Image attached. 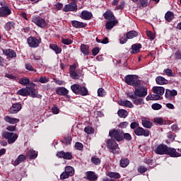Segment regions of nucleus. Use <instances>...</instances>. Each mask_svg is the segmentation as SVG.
<instances>
[{"label": "nucleus", "mask_w": 181, "mask_h": 181, "mask_svg": "<svg viewBox=\"0 0 181 181\" xmlns=\"http://www.w3.org/2000/svg\"><path fill=\"white\" fill-rule=\"evenodd\" d=\"M127 95L135 105H142V104H145L142 97L148 95V88L142 86H135L134 93L129 92L127 93Z\"/></svg>", "instance_id": "1"}, {"label": "nucleus", "mask_w": 181, "mask_h": 181, "mask_svg": "<svg viewBox=\"0 0 181 181\" xmlns=\"http://www.w3.org/2000/svg\"><path fill=\"white\" fill-rule=\"evenodd\" d=\"M109 136L117 142H121V141H124V131L119 129L110 130Z\"/></svg>", "instance_id": "2"}, {"label": "nucleus", "mask_w": 181, "mask_h": 181, "mask_svg": "<svg viewBox=\"0 0 181 181\" xmlns=\"http://www.w3.org/2000/svg\"><path fill=\"white\" fill-rule=\"evenodd\" d=\"M71 89L74 94L82 95L83 97L88 95V90L84 86L78 84H74L71 86Z\"/></svg>", "instance_id": "3"}, {"label": "nucleus", "mask_w": 181, "mask_h": 181, "mask_svg": "<svg viewBox=\"0 0 181 181\" xmlns=\"http://www.w3.org/2000/svg\"><path fill=\"white\" fill-rule=\"evenodd\" d=\"M106 146L107 149L112 151V153L118 155L119 153V146L117 141L114 139H108L106 140Z\"/></svg>", "instance_id": "4"}, {"label": "nucleus", "mask_w": 181, "mask_h": 181, "mask_svg": "<svg viewBox=\"0 0 181 181\" xmlns=\"http://www.w3.org/2000/svg\"><path fill=\"white\" fill-rule=\"evenodd\" d=\"M124 81L129 86H133V87H138L139 86V80L136 75H127L124 77Z\"/></svg>", "instance_id": "5"}, {"label": "nucleus", "mask_w": 181, "mask_h": 181, "mask_svg": "<svg viewBox=\"0 0 181 181\" xmlns=\"http://www.w3.org/2000/svg\"><path fill=\"white\" fill-rule=\"evenodd\" d=\"M32 22L37 25L39 28H46L47 26V23H46V20L39 16H34L32 18Z\"/></svg>", "instance_id": "6"}, {"label": "nucleus", "mask_w": 181, "mask_h": 181, "mask_svg": "<svg viewBox=\"0 0 181 181\" xmlns=\"http://www.w3.org/2000/svg\"><path fill=\"white\" fill-rule=\"evenodd\" d=\"M3 138H4V139H7L8 144H11L16 142V139H18V135L13 132H5L3 134Z\"/></svg>", "instance_id": "7"}, {"label": "nucleus", "mask_w": 181, "mask_h": 181, "mask_svg": "<svg viewBox=\"0 0 181 181\" xmlns=\"http://www.w3.org/2000/svg\"><path fill=\"white\" fill-rule=\"evenodd\" d=\"M134 134L137 136H149V135H151L148 129H144L142 127H137L135 129Z\"/></svg>", "instance_id": "8"}, {"label": "nucleus", "mask_w": 181, "mask_h": 181, "mask_svg": "<svg viewBox=\"0 0 181 181\" xmlns=\"http://www.w3.org/2000/svg\"><path fill=\"white\" fill-rule=\"evenodd\" d=\"M11 13H12V11L7 6L0 7V18H6Z\"/></svg>", "instance_id": "9"}, {"label": "nucleus", "mask_w": 181, "mask_h": 181, "mask_svg": "<svg viewBox=\"0 0 181 181\" xmlns=\"http://www.w3.org/2000/svg\"><path fill=\"white\" fill-rule=\"evenodd\" d=\"M28 43L30 47H37L40 43V38L37 39L35 37H30L28 38Z\"/></svg>", "instance_id": "10"}, {"label": "nucleus", "mask_w": 181, "mask_h": 181, "mask_svg": "<svg viewBox=\"0 0 181 181\" xmlns=\"http://www.w3.org/2000/svg\"><path fill=\"white\" fill-rule=\"evenodd\" d=\"M74 11H77V4L73 1L69 4L65 5L63 8L64 12H74Z\"/></svg>", "instance_id": "11"}, {"label": "nucleus", "mask_w": 181, "mask_h": 181, "mask_svg": "<svg viewBox=\"0 0 181 181\" xmlns=\"http://www.w3.org/2000/svg\"><path fill=\"white\" fill-rule=\"evenodd\" d=\"M57 156L58 158H62V159L66 160H70L73 158V156L70 152H64L63 151L57 152Z\"/></svg>", "instance_id": "12"}, {"label": "nucleus", "mask_w": 181, "mask_h": 181, "mask_svg": "<svg viewBox=\"0 0 181 181\" xmlns=\"http://www.w3.org/2000/svg\"><path fill=\"white\" fill-rule=\"evenodd\" d=\"M165 155H169L171 158H179L181 154L176 151L174 148H169L167 146V150L165 151Z\"/></svg>", "instance_id": "13"}, {"label": "nucleus", "mask_w": 181, "mask_h": 181, "mask_svg": "<svg viewBox=\"0 0 181 181\" xmlns=\"http://www.w3.org/2000/svg\"><path fill=\"white\" fill-rule=\"evenodd\" d=\"M167 149H168V146L160 144L156 148L155 152L156 153H157V155H166Z\"/></svg>", "instance_id": "14"}, {"label": "nucleus", "mask_w": 181, "mask_h": 181, "mask_svg": "<svg viewBox=\"0 0 181 181\" xmlns=\"http://www.w3.org/2000/svg\"><path fill=\"white\" fill-rule=\"evenodd\" d=\"M22 110V105L19 103L13 104L12 107L9 109L10 114H18Z\"/></svg>", "instance_id": "15"}, {"label": "nucleus", "mask_w": 181, "mask_h": 181, "mask_svg": "<svg viewBox=\"0 0 181 181\" xmlns=\"http://www.w3.org/2000/svg\"><path fill=\"white\" fill-rule=\"evenodd\" d=\"M25 91L27 93V95H30L33 98H36L37 97V94H36V89L32 86L25 87Z\"/></svg>", "instance_id": "16"}, {"label": "nucleus", "mask_w": 181, "mask_h": 181, "mask_svg": "<svg viewBox=\"0 0 181 181\" xmlns=\"http://www.w3.org/2000/svg\"><path fill=\"white\" fill-rule=\"evenodd\" d=\"M57 94L58 95H66V98H70V95H69V90L64 87H59L56 90Z\"/></svg>", "instance_id": "17"}, {"label": "nucleus", "mask_w": 181, "mask_h": 181, "mask_svg": "<svg viewBox=\"0 0 181 181\" xmlns=\"http://www.w3.org/2000/svg\"><path fill=\"white\" fill-rule=\"evenodd\" d=\"M86 176L87 180L89 181H95L98 179V176L95 174V173L93 171H88L86 173Z\"/></svg>", "instance_id": "18"}, {"label": "nucleus", "mask_w": 181, "mask_h": 181, "mask_svg": "<svg viewBox=\"0 0 181 181\" xmlns=\"http://www.w3.org/2000/svg\"><path fill=\"white\" fill-rule=\"evenodd\" d=\"M165 95V98H168V100H170L172 97H176V95H177V91L175 89L173 90L166 89Z\"/></svg>", "instance_id": "19"}, {"label": "nucleus", "mask_w": 181, "mask_h": 181, "mask_svg": "<svg viewBox=\"0 0 181 181\" xmlns=\"http://www.w3.org/2000/svg\"><path fill=\"white\" fill-rule=\"evenodd\" d=\"M153 93L160 97V95H163V94H165V88L162 86H154L153 87Z\"/></svg>", "instance_id": "20"}, {"label": "nucleus", "mask_w": 181, "mask_h": 181, "mask_svg": "<svg viewBox=\"0 0 181 181\" xmlns=\"http://www.w3.org/2000/svg\"><path fill=\"white\" fill-rule=\"evenodd\" d=\"M141 124L144 128H147L148 129H151V128H152V122L148 118H141Z\"/></svg>", "instance_id": "21"}, {"label": "nucleus", "mask_w": 181, "mask_h": 181, "mask_svg": "<svg viewBox=\"0 0 181 181\" xmlns=\"http://www.w3.org/2000/svg\"><path fill=\"white\" fill-rule=\"evenodd\" d=\"M80 18L85 21H90L93 18V13L87 11H83L81 13Z\"/></svg>", "instance_id": "22"}, {"label": "nucleus", "mask_w": 181, "mask_h": 181, "mask_svg": "<svg viewBox=\"0 0 181 181\" xmlns=\"http://www.w3.org/2000/svg\"><path fill=\"white\" fill-rule=\"evenodd\" d=\"M119 105H122V107H127L128 108H134V105L129 100H119Z\"/></svg>", "instance_id": "23"}, {"label": "nucleus", "mask_w": 181, "mask_h": 181, "mask_svg": "<svg viewBox=\"0 0 181 181\" xmlns=\"http://www.w3.org/2000/svg\"><path fill=\"white\" fill-rule=\"evenodd\" d=\"M3 53L5 54V56L10 57L11 59H13V57L16 56V52H15V51L11 49L4 50Z\"/></svg>", "instance_id": "24"}, {"label": "nucleus", "mask_w": 181, "mask_h": 181, "mask_svg": "<svg viewBox=\"0 0 181 181\" xmlns=\"http://www.w3.org/2000/svg\"><path fill=\"white\" fill-rule=\"evenodd\" d=\"M71 25L74 28H76V29H80L81 28H86V26H87V24L83 23V22L77 21H72Z\"/></svg>", "instance_id": "25"}, {"label": "nucleus", "mask_w": 181, "mask_h": 181, "mask_svg": "<svg viewBox=\"0 0 181 181\" xmlns=\"http://www.w3.org/2000/svg\"><path fill=\"white\" fill-rule=\"evenodd\" d=\"M26 160V156L25 155L21 154L18 156V157L15 160L13 165L14 166H18V165H20V163H22V162H25Z\"/></svg>", "instance_id": "26"}, {"label": "nucleus", "mask_w": 181, "mask_h": 181, "mask_svg": "<svg viewBox=\"0 0 181 181\" xmlns=\"http://www.w3.org/2000/svg\"><path fill=\"white\" fill-rule=\"evenodd\" d=\"M80 49L84 56H88L90 54V47L88 45L81 44Z\"/></svg>", "instance_id": "27"}, {"label": "nucleus", "mask_w": 181, "mask_h": 181, "mask_svg": "<svg viewBox=\"0 0 181 181\" xmlns=\"http://www.w3.org/2000/svg\"><path fill=\"white\" fill-rule=\"evenodd\" d=\"M103 16L105 19H107V21H115V19L112 11L110 10H107L105 13H103Z\"/></svg>", "instance_id": "28"}, {"label": "nucleus", "mask_w": 181, "mask_h": 181, "mask_svg": "<svg viewBox=\"0 0 181 181\" xmlns=\"http://www.w3.org/2000/svg\"><path fill=\"white\" fill-rule=\"evenodd\" d=\"M118 21L117 20H112V21H107L105 23L106 29L108 30H111L115 25H117Z\"/></svg>", "instance_id": "29"}, {"label": "nucleus", "mask_w": 181, "mask_h": 181, "mask_svg": "<svg viewBox=\"0 0 181 181\" xmlns=\"http://www.w3.org/2000/svg\"><path fill=\"white\" fill-rule=\"evenodd\" d=\"M4 121L6 122H8V124H18V122H19V119L11 117L9 116H6L4 117Z\"/></svg>", "instance_id": "30"}, {"label": "nucleus", "mask_w": 181, "mask_h": 181, "mask_svg": "<svg viewBox=\"0 0 181 181\" xmlns=\"http://www.w3.org/2000/svg\"><path fill=\"white\" fill-rule=\"evenodd\" d=\"M156 82L159 86H163V84H168V80L163 76H157L156 78Z\"/></svg>", "instance_id": "31"}, {"label": "nucleus", "mask_w": 181, "mask_h": 181, "mask_svg": "<svg viewBox=\"0 0 181 181\" xmlns=\"http://www.w3.org/2000/svg\"><path fill=\"white\" fill-rule=\"evenodd\" d=\"M133 2L137 4L139 6H142V8H146L148 6V0H132Z\"/></svg>", "instance_id": "32"}, {"label": "nucleus", "mask_w": 181, "mask_h": 181, "mask_svg": "<svg viewBox=\"0 0 181 181\" xmlns=\"http://www.w3.org/2000/svg\"><path fill=\"white\" fill-rule=\"evenodd\" d=\"M142 48V45L141 44H134L132 45V52L131 53L135 54L139 53L140 49Z\"/></svg>", "instance_id": "33"}, {"label": "nucleus", "mask_w": 181, "mask_h": 181, "mask_svg": "<svg viewBox=\"0 0 181 181\" xmlns=\"http://www.w3.org/2000/svg\"><path fill=\"white\" fill-rule=\"evenodd\" d=\"M49 49H52V50H53L56 53V54H60V53H62V48L59 47L57 45L51 44L49 45Z\"/></svg>", "instance_id": "34"}, {"label": "nucleus", "mask_w": 181, "mask_h": 181, "mask_svg": "<svg viewBox=\"0 0 181 181\" xmlns=\"http://www.w3.org/2000/svg\"><path fill=\"white\" fill-rule=\"evenodd\" d=\"M4 29L9 32L11 29H15V22L13 21H8L4 25Z\"/></svg>", "instance_id": "35"}, {"label": "nucleus", "mask_w": 181, "mask_h": 181, "mask_svg": "<svg viewBox=\"0 0 181 181\" xmlns=\"http://www.w3.org/2000/svg\"><path fill=\"white\" fill-rule=\"evenodd\" d=\"M173 18H175V16L172 11H168L165 15V19L168 22H172V21H173Z\"/></svg>", "instance_id": "36"}, {"label": "nucleus", "mask_w": 181, "mask_h": 181, "mask_svg": "<svg viewBox=\"0 0 181 181\" xmlns=\"http://www.w3.org/2000/svg\"><path fill=\"white\" fill-rule=\"evenodd\" d=\"M27 156H29L30 159H36L37 158V152L31 149L28 151Z\"/></svg>", "instance_id": "37"}, {"label": "nucleus", "mask_w": 181, "mask_h": 181, "mask_svg": "<svg viewBox=\"0 0 181 181\" xmlns=\"http://www.w3.org/2000/svg\"><path fill=\"white\" fill-rule=\"evenodd\" d=\"M137 36H138V33L134 30L128 32L126 35L127 39H134V37H136Z\"/></svg>", "instance_id": "38"}, {"label": "nucleus", "mask_w": 181, "mask_h": 181, "mask_svg": "<svg viewBox=\"0 0 181 181\" xmlns=\"http://www.w3.org/2000/svg\"><path fill=\"white\" fill-rule=\"evenodd\" d=\"M69 76L73 80H78V78H80V74L76 71H71V72H69Z\"/></svg>", "instance_id": "39"}, {"label": "nucleus", "mask_w": 181, "mask_h": 181, "mask_svg": "<svg viewBox=\"0 0 181 181\" xmlns=\"http://www.w3.org/2000/svg\"><path fill=\"white\" fill-rule=\"evenodd\" d=\"M117 114L120 118H127L128 117V112L124 109L119 110Z\"/></svg>", "instance_id": "40"}, {"label": "nucleus", "mask_w": 181, "mask_h": 181, "mask_svg": "<svg viewBox=\"0 0 181 181\" xmlns=\"http://www.w3.org/2000/svg\"><path fill=\"white\" fill-rule=\"evenodd\" d=\"M107 176L113 179H119V177H121V175H119V173L112 172H108Z\"/></svg>", "instance_id": "41"}, {"label": "nucleus", "mask_w": 181, "mask_h": 181, "mask_svg": "<svg viewBox=\"0 0 181 181\" xmlns=\"http://www.w3.org/2000/svg\"><path fill=\"white\" fill-rule=\"evenodd\" d=\"M129 165V160L128 158H122L120 160V166L122 168H127Z\"/></svg>", "instance_id": "42"}, {"label": "nucleus", "mask_w": 181, "mask_h": 181, "mask_svg": "<svg viewBox=\"0 0 181 181\" xmlns=\"http://www.w3.org/2000/svg\"><path fill=\"white\" fill-rule=\"evenodd\" d=\"M65 172H66L69 176H73L74 175V168L71 166H67L65 168Z\"/></svg>", "instance_id": "43"}, {"label": "nucleus", "mask_w": 181, "mask_h": 181, "mask_svg": "<svg viewBox=\"0 0 181 181\" xmlns=\"http://www.w3.org/2000/svg\"><path fill=\"white\" fill-rule=\"evenodd\" d=\"M19 83L22 86H28V84L30 83V80H29L28 78H21L19 80Z\"/></svg>", "instance_id": "44"}, {"label": "nucleus", "mask_w": 181, "mask_h": 181, "mask_svg": "<svg viewBox=\"0 0 181 181\" xmlns=\"http://www.w3.org/2000/svg\"><path fill=\"white\" fill-rule=\"evenodd\" d=\"M38 81L42 84H46V83H49L50 81V78L47 76H41Z\"/></svg>", "instance_id": "45"}, {"label": "nucleus", "mask_w": 181, "mask_h": 181, "mask_svg": "<svg viewBox=\"0 0 181 181\" xmlns=\"http://www.w3.org/2000/svg\"><path fill=\"white\" fill-rule=\"evenodd\" d=\"M16 94L18 95H22L23 97H26L28 95V93H26V88L20 89Z\"/></svg>", "instance_id": "46"}, {"label": "nucleus", "mask_w": 181, "mask_h": 181, "mask_svg": "<svg viewBox=\"0 0 181 181\" xmlns=\"http://www.w3.org/2000/svg\"><path fill=\"white\" fill-rule=\"evenodd\" d=\"M106 94H107V92H105V90H104V88H100L98 90V97H104V95H105Z\"/></svg>", "instance_id": "47"}, {"label": "nucleus", "mask_w": 181, "mask_h": 181, "mask_svg": "<svg viewBox=\"0 0 181 181\" xmlns=\"http://www.w3.org/2000/svg\"><path fill=\"white\" fill-rule=\"evenodd\" d=\"M147 36L151 40H153L156 37L155 33H152L151 31L147 30L146 32Z\"/></svg>", "instance_id": "48"}, {"label": "nucleus", "mask_w": 181, "mask_h": 181, "mask_svg": "<svg viewBox=\"0 0 181 181\" xmlns=\"http://www.w3.org/2000/svg\"><path fill=\"white\" fill-rule=\"evenodd\" d=\"M84 132H86V134H93V132H94V129H93V127L90 126H88L85 127Z\"/></svg>", "instance_id": "49"}, {"label": "nucleus", "mask_w": 181, "mask_h": 181, "mask_svg": "<svg viewBox=\"0 0 181 181\" xmlns=\"http://www.w3.org/2000/svg\"><path fill=\"white\" fill-rule=\"evenodd\" d=\"M163 73L166 74L168 77H172V76H173V71L170 69H164Z\"/></svg>", "instance_id": "50"}, {"label": "nucleus", "mask_w": 181, "mask_h": 181, "mask_svg": "<svg viewBox=\"0 0 181 181\" xmlns=\"http://www.w3.org/2000/svg\"><path fill=\"white\" fill-rule=\"evenodd\" d=\"M151 108L155 110H160V108H162V105L159 103H154L151 105Z\"/></svg>", "instance_id": "51"}, {"label": "nucleus", "mask_w": 181, "mask_h": 181, "mask_svg": "<svg viewBox=\"0 0 181 181\" xmlns=\"http://www.w3.org/2000/svg\"><path fill=\"white\" fill-rule=\"evenodd\" d=\"M91 162H93L94 165H100V163H101V160L98 158L93 157L91 158Z\"/></svg>", "instance_id": "52"}, {"label": "nucleus", "mask_w": 181, "mask_h": 181, "mask_svg": "<svg viewBox=\"0 0 181 181\" xmlns=\"http://www.w3.org/2000/svg\"><path fill=\"white\" fill-rule=\"evenodd\" d=\"M75 148L76 149H77L78 151H81L83 150V144L80 143V142H76L75 144Z\"/></svg>", "instance_id": "53"}, {"label": "nucleus", "mask_w": 181, "mask_h": 181, "mask_svg": "<svg viewBox=\"0 0 181 181\" xmlns=\"http://www.w3.org/2000/svg\"><path fill=\"white\" fill-rule=\"evenodd\" d=\"M100 53V47H95L92 49V54L93 56H97Z\"/></svg>", "instance_id": "54"}, {"label": "nucleus", "mask_w": 181, "mask_h": 181, "mask_svg": "<svg viewBox=\"0 0 181 181\" xmlns=\"http://www.w3.org/2000/svg\"><path fill=\"white\" fill-rule=\"evenodd\" d=\"M126 139V141H131L132 139V137L131 136V134L129 133H123V139Z\"/></svg>", "instance_id": "55"}, {"label": "nucleus", "mask_w": 181, "mask_h": 181, "mask_svg": "<svg viewBox=\"0 0 181 181\" xmlns=\"http://www.w3.org/2000/svg\"><path fill=\"white\" fill-rule=\"evenodd\" d=\"M53 80H54V81H55L56 84H58V86H65L66 85V82H64V81L57 80L56 78H54Z\"/></svg>", "instance_id": "56"}, {"label": "nucleus", "mask_w": 181, "mask_h": 181, "mask_svg": "<svg viewBox=\"0 0 181 181\" xmlns=\"http://www.w3.org/2000/svg\"><path fill=\"white\" fill-rule=\"evenodd\" d=\"M62 42L64 45H71V43H73V41H71V40L70 39H62Z\"/></svg>", "instance_id": "57"}, {"label": "nucleus", "mask_w": 181, "mask_h": 181, "mask_svg": "<svg viewBox=\"0 0 181 181\" xmlns=\"http://www.w3.org/2000/svg\"><path fill=\"white\" fill-rule=\"evenodd\" d=\"M69 176H70V175L67 173V172L65 171V172H64V173H62L61 174L60 177H61V179L64 180V179H69Z\"/></svg>", "instance_id": "58"}, {"label": "nucleus", "mask_w": 181, "mask_h": 181, "mask_svg": "<svg viewBox=\"0 0 181 181\" xmlns=\"http://www.w3.org/2000/svg\"><path fill=\"white\" fill-rule=\"evenodd\" d=\"M146 170H148V168H146L145 166H140L138 168V172H139V173H145Z\"/></svg>", "instance_id": "59"}, {"label": "nucleus", "mask_w": 181, "mask_h": 181, "mask_svg": "<svg viewBox=\"0 0 181 181\" xmlns=\"http://www.w3.org/2000/svg\"><path fill=\"white\" fill-rule=\"evenodd\" d=\"M175 57L177 60H181V51L180 50H177L175 53Z\"/></svg>", "instance_id": "60"}, {"label": "nucleus", "mask_w": 181, "mask_h": 181, "mask_svg": "<svg viewBox=\"0 0 181 181\" xmlns=\"http://www.w3.org/2000/svg\"><path fill=\"white\" fill-rule=\"evenodd\" d=\"M154 122L156 124H163V119L162 117L154 118Z\"/></svg>", "instance_id": "61"}, {"label": "nucleus", "mask_w": 181, "mask_h": 181, "mask_svg": "<svg viewBox=\"0 0 181 181\" xmlns=\"http://www.w3.org/2000/svg\"><path fill=\"white\" fill-rule=\"evenodd\" d=\"M25 69H26V70H28L29 71H35V69H33V66H32V65L30 64H26Z\"/></svg>", "instance_id": "62"}, {"label": "nucleus", "mask_w": 181, "mask_h": 181, "mask_svg": "<svg viewBox=\"0 0 181 181\" xmlns=\"http://www.w3.org/2000/svg\"><path fill=\"white\" fill-rule=\"evenodd\" d=\"M138 127H139V124H138L135 122L131 123V124H130V127L132 129H136V128H138Z\"/></svg>", "instance_id": "63"}, {"label": "nucleus", "mask_w": 181, "mask_h": 181, "mask_svg": "<svg viewBox=\"0 0 181 181\" xmlns=\"http://www.w3.org/2000/svg\"><path fill=\"white\" fill-rule=\"evenodd\" d=\"M129 124L127 122H121L119 125V128H127L128 127Z\"/></svg>", "instance_id": "64"}]
</instances>
